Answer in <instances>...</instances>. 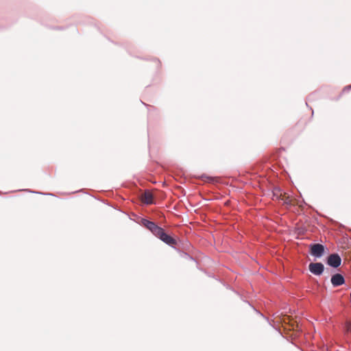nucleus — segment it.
Masks as SVG:
<instances>
[{"mask_svg": "<svg viewBox=\"0 0 351 351\" xmlns=\"http://www.w3.org/2000/svg\"><path fill=\"white\" fill-rule=\"evenodd\" d=\"M156 236L169 245L173 246L176 244V241L170 235L165 233L162 228H160V231H158V234H156Z\"/></svg>", "mask_w": 351, "mask_h": 351, "instance_id": "nucleus-1", "label": "nucleus"}, {"mask_svg": "<svg viewBox=\"0 0 351 351\" xmlns=\"http://www.w3.org/2000/svg\"><path fill=\"white\" fill-rule=\"evenodd\" d=\"M309 271L314 275H321L324 269V266L321 263H311L308 265Z\"/></svg>", "mask_w": 351, "mask_h": 351, "instance_id": "nucleus-2", "label": "nucleus"}, {"mask_svg": "<svg viewBox=\"0 0 351 351\" xmlns=\"http://www.w3.org/2000/svg\"><path fill=\"white\" fill-rule=\"evenodd\" d=\"M327 263L332 267H338L341 263V258L337 254H332L327 258Z\"/></svg>", "mask_w": 351, "mask_h": 351, "instance_id": "nucleus-3", "label": "nucleus"}, {"mask_svg": "<svg viewBox=\"0 0 351 351\" xmlns=\"http://www.w3.org/2000/svg\"><path fill=\"white\" fill-rule=\"evenodd\" d=\"M324 252V247L323 245L317 243L311 246V254L316 257H321Z\"/></svg>", "mask_w": 351, "mask_h": 351, "instance_id": "nucleus-4", "label": "nucleus"}, {"mask_svg": "<svg viewBox=\"0 0 351 351\" xmlns=\"http://www.w3.org/2000/svg\"><path fill=\"white\" fill-rule=\"evenodd\" d=\"M143 225L149 229L155 236L158 234V231H160V227L158 226L155 223L144 219L143 221Z\"/></svg>", "mask_w": 351, "mask_h": 351, "instance_id": "nucleus-5", "label": "nucleus"}, {"mask_svg": "<svg viewBox=\"0 0 351 351\" xmlns=\"http://www.w3.org/2000/svg\"><path fill=\"white\" fill-rule=\"evenodd\" d=\"M345 280L343 276L340 274H336L331 278V283L334 287H338L344 284Z\"/></svg>", "mask_w": 351, "mask_h": 351, "instance_id": "nucleus-6", "label": "nucleus"}, {"mask_svg": "<svg viewBox=\"0 0 351 351\" xmlns=\"http://www.w3.org/2000/svg\"><path fill=\"white\" fill-rule=\"evenodd\" d=\"M141 200L143 203L146 204H151L153 203V195L152 193L149 191H145L143 195H142V197H141Z\"/></svg>", "mask_w": 351, "mask_h": 351, "instance_id": "nucleus-7", "label": "nucleus"}, {"mask_svg": "<svg viewBox=\"0 0 351 351\" xmlns=\"http://www.w3.org/2000/svg\"><path fill=\"white\" fill-rule=\"evenodd\" d=\"M280 200L283 202V204L289 206L295 205L296 204V200L293 197H290L289 195H288L285 193H284L283 196L282 197Z\"/></svg>", "mask_w": 351, "mask_h": 351, "instance_id": "nucleus-8", "label": "nucleus"}, {"mask_svg": "<svg viewBox=\"0 0 351 351\" xmlns=\"http://www.w3.org/2000/svg\"><path fill=\"white\" fill-rule=\"evenodd\" d=\"M284 193L281 191L280 189H276L274 191V197L276 198V199H281L283 196Z\"/></svg>", "mask_w": 351, "mask_h": 351, "instance_id": "nucleus-9", "label": "nucleus"}, {"mask_svg": "<svg viewBox=\"0 0 351 351\" xmlns=\"http://www.w3.org/2000/svg\"><path fill=\"white\" fill-rule=\"evenodd\" d=\"M346 330L351 334V321H348L346 324Z\"/></svg>", "mask_w": 351, "mask_h": 351, "instance_id": "nucleus-10", "label": "nucleus"}]
</instances>
